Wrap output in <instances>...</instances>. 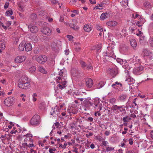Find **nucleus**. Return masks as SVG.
Returning <instances> with one entry per match:
<instances>
[{
    "mask_svg": "<svg viewBox=\"0 0 153 153\" xmlns=\"http://www.w3.org/2000/svg\"><path fill=\"white\" fill-rule=\"evenodd\" d=\"M41 32L44 34L49 36L51 34L52 30L48 27H44L41 30Z\"/></svg>",
    "mask_w": 153,
    "mask_h": 153,
    "instance_id": "nucleus-9",
    "label": "nucleus"
},
{
    "mask_svg": "<svg viewBox=\"0 0 153 153\" xmlns=\"http://www.w3.org/2000/svg\"><path fill=\"white\" fill-rule=\"evenodd\" d=\"M93 81L91 79H88L86 81V85L87 87L90 88L93 85Z\"/></svg>",
    "mask_w": 153,
    "mask_h": 153,
    "instance_id": "nucleus-18",
    "label": "nucleus"
},
{
    "mask_svg": "<svg viewBox=\"0 0 153 153\" xmlns=\"http://www.w3.org/2000/svg\"><path fill=\"white\" fill-rule=\"evenodd\" d=\"M47 60V57L46 56H41L36 58V61L39 63L43 64Z\"/></svg>",
    "mask_w": 153,
    "mask_h": 153,
    "instance_id": "nucleus-10",
    "label": "nucleus"
},
{
    "mask_svg": "<svg viewBox=\"0 0 153 153\" xmlns=\"http://www.w3.org/2000/svg\"><path fill=\"white\" fill-rule=\"evenodd\" d=\"M144 69L143 67L142 66L134 68L133 70V72L136 75H139L141 74Z\"/></svg>",
    "mask_w": 153,
    "mask_h": 153,
    "instance_id": "nucleus-7",
    "label": "nucleus"
},
{
    "mask_svg": "<svg viewBox=\"0 0 153 153\" xmlns=\"http://www.w3.org/2000/svg\"><path fill=\"white\" fill-rule=\"evenodd\" d=\"M119 107V106H118L116 105H113L112 108L114 110H117L118 109Z\"/></svg>",
    "mask_w": 153,
    "mask_h": 153,
    "instance_id": "nucleus-56",
    "label": "nucleus"
},
{
    "mask_svg": "<svg viewBox=\"0 0 153 153\" xmlns=\"http://www.w3.org/2000/svg\"><path fill=\"white\" fill-rule=\"evenodd\" d=\"M108 144L109 143L107 141H103L102 142V144L103 146H105V147L108 145Z\"/></svg>",
    "mask_w": 153,
    "mask_h": 153,
    "instance_id": "nucleus-47",
    "label": "nucleus"
},
{
    "mask_svg": "<svg viewBox=\"0 0 153 153\" xmlns=\"http://www.w3.org/2000/svg\"><path fill=\"white\" fill-rule=\"evenodd\" d=\"M105 85V82L103 81H101L97 85V88L100 89L103 87Z\"/></svg>",
    "mask_w": 153,
    "mask_h": 153,
    "instance_id": "nucleus-34",
    "label": "nucleus"
},
{
    "mask_svg": "<svg viewBox=\"0 0 153 153\" xmlns=\"http://www.w3.org/2000/svg\"><path fill=\"white\" fill-rule=\"evenodd\" d=\"M149 44L150 46L153 47V38H151L149 39Z\"/></svg>",
    "mask_w": 153,
    "mask_h": 153,
    "instance_id": "nucleus-51",
    "label": "nucleus"
},
{
    "mask_svg": "<svg viewBox=\"0 0 153 153\" xmlns=\"http://www.w3.org/2000/svg\"><path fill=\"white\" fill-rule=\"evenodd\" d=\"M69 51L68 49H66L64 51L65 54L66 55H68L69 54Z\"/></svg>",
    "mask_w": 153,
    "mask_h": 153,
    "instance_id": "nucleus-63",
    "label": "nucleus"
},
{
    "mask_svg": "<svg viewBox=\"0 0 153 153\" xmlns=\"http://www.w3.org/2000/svg\"><path fill=\"white\" fill-rule=\"evenodd\" d=\"M124 73V75L126 77L125 80L127 82L128 84L130 85L134 84L135 82V80L129 76V71L127 70H125Z\"/></svg>",
    "mask_w": 153,
    "mask_h": 153,
    "instance_id": "nucleus-4",
    "label": "nucleus"
},
{
    "mask_svg": "<svg viewBox=\"0 0 153 153\" xmlns=\"http://www.w3.org/2000/svg\"><path fill=\"white\" fill-rule=\"evenodd\" d=\"M137 152L136 150L135 149H134L128 151L127 153H137Z\"/></svg>",
    "mask_w": 153,
    "mask_h": 153,
    "instance_id": "nucleus-58",
    "label": "nucleus"
},
{
    "mask_svg": "<svg viewBox=\"0 0 153 153\" xmlns=\"http://www.w3.org/2000/svg\"><path fill=\"white\" fill-rule=\"evenodd\" d=\"M143 53L144 55L146 56H151L152 55L151 52L147 49H143Z\"/></svg>",
    "mask_w": 153,
    "mask_h": 153,
    "instance_id": "nucleus-19",
    "label": "nucleus"
},
{
    "mask_svg": "<svg viewBox=\"0 0 153 153\" xmlns=\"http://www.w3.org/2000/svg\"><path fill=\"white\" fill-rule=\"evenodd\" d=\"M83 102L85 105L86 107L93 105V104L91 103V102L89 101L88 99H85Z\"/></svg>",
    "mask_w": 153,
    "mask_h": 153,
    "instance_id": "nucleus-25",
    "label": "nucleus"
},
{
    "mask_svg": "<svg viewBox=\"0 0 153 153\" xmlns=\"http://www.w3.org/2000/svg\"><path fill=\"white\" fill-rule=\"evenodd\" d=\"M28 28L30 29V32L33 33H36L38 30L37 27L35 26H32L30 25L28 26Z\"/></svg>",
    "mask_w": 153,
    "mask_h": 153,
    "instance_id": "nucleus-17",
    "label": "nucleus"
},
{
    "mask_svg": "<svg viewBox=\"0 0 153 153\" xmlns=\"http://www.w3.org/2000/svg\"><path fill=\"white\" fill-rule=\"evenodd\" d=\"M93 135V134L92 133L89 132L88 134H86V136L87 138L89 137H90L91 136Z\"/></svg>",
    "mask_w": 153,
    "mask_h": 153,
    "instance_id": "nucleus-62",
    "label": "nucleus"
},
{
    "mask_svg": "<svg viewBox=\"0 0 153 153\" xmlns=\"http://www.w3.org/2000/svg\"><path fill=\"white\" fill-rule=\"evenodd\" d=\"M51 47L52 49L54 51L57 50L59 49V47L57 45L56 43L55 42H53L51 43Z\"/></svg>",
    "mask_w": 153,
    "mask_h": 153,
    "instance_id": "nucleus-20",
    "label": "nucleus"
},
{
    "mask_svg": "<svg viewBox=\"0 0 153 153\" xmlns=\"http://www.w3.org/2000/svg\"><path fill=\"white\" fill-rule=\"evenodd\" d=\"M25 136L26 138L24 139V141L25 142H27L28 140L30 141V142L33 143V140L32 139L33 137V135L32 134L30 133H27L24 136Z\"/></svg>",
    "mask_w": 153,
    "mask_h": 153,
    "instance_id": "nucleus-12",
    "label": "nucleus"
},
{
    "mask_svg": "<svg viewBox=\"0 0 153 153\" xmlns=\"http://www.w3.org/2000/svg\"><path fill=\"white\" fill-rule=\"evenodd\" d=\"M127 98V95L126 94H123L120 96L119 98V100L121 101H124Z\"/></svg>",
    "mask_w": 153,
    "mask_h": 153,
    "instance_id": "nucleus-37",
    "label": "nucleus"
},
{
    "mask_svg": "<svg viewBox=\"0 0 153 153\" xmlns=\"http://www.w3.org/2000/svg\"><path fill=\"white\" fill-rule=\"evenodd\" d=\"M77 1L76 0H72L71 1L70 3L71 4H75L76 2Z\"/></svg>",
    "mask_w": 153,
    "mask_h": 153,
    "instance_id": "nucleus-60",
    "label": "nucleus"
},
{
    "mask_svg": "<svg viewBox=\"0 0 153 153\" xmlns=\"http://www.w3.org/2000/svg\"><path fill=\"white\" fill-rule=\"evenodd\" d=\"M69 26L71 28H73L74 30H79V27L73 23H71L69 24Z\"/></svg>",
    "mask_w": 153,
    "mask_h": 153,
    "instance_id": "nucleus-24",
    "label": "nucleus"
},
{
    "mask_svg": "<svg viewBox=\"0 0 153 153\" xmlns=\"http://www.w3.org/2000/svg\"><path fill=\"white\" fill-rule=\"evenodd\" d=\"M14 102V98L10 97L5 99L4 101V105L7 106L11 105Z\"/></svg>",
    "mask_w": 153,
    "mask_h": 153,
    "instance_id": "nucleus-5",
    "label": "nucleus"
},
{
    "mask_svg": "<svg viewBox=\"0 0 153 153\" xmlns=\"http://www.w3.org/2000/svg\"><path fill=\"white\" fill-rule=\"evenodd\" d=\"M16 128L15 127H13V130L10 132V133L11 134H16V132H17V131L16 130H15Z\"/></svg>",
    "mask_w": 153,
    "mask_h": 153,
    "instance_id": "nucleus-50",
    "label": "nucleus"
},
{
    "mask_svg": "<svg viewBox=\"0 0 153 153\" xmlns=\"http://www.w3.org/2000/svg\"><path fill=\"white\" fill-rule=\"evenodd\" d=\"M5 48V42L3 40L0 41V49L4 50Z\"/></svg>",
    "mask_w": 153,
    "mask_h": 153,
    "instance_id": "nucleus-27",
    "label": "nucleus"
},
{
    "mask_svg": "<svg viewBox=\"0 0 153 153\" xmlns=\"http://www.w3.org/2000/svg\"><path fill=\"white\" fill-rule=\"evenodd\" d=\"M31 81L26 76H23L20 79L18 87L23 89H27L30 87Z\"/></svg>",
    "mask_w": 153,
    "mask_h": 153,
    "instance_id": "nucleus-2",
    "label": "nucleus"
},
{
    "mask_svg": "<svg viewBox=\"0 0 153 153\" xmlns=\"http://www.w3.org/2000/svg\"><path fill=\"white\" fill-rule=\"evenodd\" d=\"M8 6H9L8 2H6L5 4V5L4 6V8L5 9H7L8 7Z\"/></svg>",
    "mask_w": 153,
    "mask_h": 153,
    "instance_id": "nucleus-64",
    "label": "nucleus"
},
{
    "mask_svg": "<svg viewBox=\"0 0 153 153\" xmlns=\"http://www.w3.org/2000/svg\"><path fill=\"white\" fill-rule=\"evenodd\" d=\"M132 62L134 64L139 63L140 61V59L138 58L137 56H134L132 58Z\"/></svg>",
    "mask_w": 153,
    "mask_h": 153,
    "instance_id": "nucleus-23",
    "label": "nucleus"
},
{
    "mask_svg": "<svg viewBox=\"0 0 153 153\" xmlns=\"http://www.w3.org/2000/svg\"><path fill=\"white\" fill-rule=\"evenodd\" d=\"M33 101L34 102L36 101L37 100L36 97L37 95L36 94L34 93L33 95Z\"/></svg>",
    "mask_w": 153,
    "mask_h": 153,
    "instance_id": "nucleus-45",
    "label": "nucleus"
},
{
    "mask_svg": "<svg viewBox=\"0 0 153 153\" xmlns=\"http://www.w3.org/2000/svg\"><path fill=\"white\" fill-rule=\"evenodd\" d=\"M36 70V68L34 66H32L29 69V71L30 72L34 73Z\"/></svg>",
    "mask_w": 153,
    "mask_h": 153,
    "instance_id": "nucleus-36",
    "label": "nucleus"
},
{
    "mask_svg": "<svg viewBox=\"0 0 153 153\" xmlns=\"http://www.w3.org/2000/svg\"><path fill=\"white\" fill-rule=\"evenodd\" d=\"M115 147H113L111 146L108 145L106 147V151L107 152H110L114 150V149Z\"/></svg>",
    "mask_w": 153,
    "mask_h": 153,
    "instance_id": "nucleus-29",
    "label": "nucleus"
},
{
    "mask_svg": "<svg viewBox=\"0 0 153 153\" xmlns=\"http://www.w3.org/2000/svg\"><path fill=\"white\" fill-rule=\"evenodd\" d=\"M71 74L73 76H76L78 73V71L75 68H73L71 71Z\"/></svg>",
    "mask_w": 153,
    "mask_h": 153,
    "instance_id": "nucleus-28",
    "label": "nucleus"
},
{
    "mask_svg": "<svg viewBox=\"0 0 153 153\" xmlns=\"http://www.w3.org/2000/svg\"><path fill=\"white\" fill-rule=\"evenodd\" d=\"M117 22L114 21H111L107 22L106 24L108 26L112 27H115L117 25Z\"/></svg>",
    "mask_w": 153,
    "mask_h": 153,
    "instance_id": "nucleus-16",
    "label": "nucleus"
},
{
    "mask_svg": "<svg viewBox=\"0 0 153 153\" xmlns=\"http://www.w3.org/2000/svg\"><path fill=\"white\" fill-rule=\"evenodd\" d=\"M96 139L99 141H101L104 140V139L100 136H97L96 137Z\"/></svg>",
    "mask_w": 153,
    "mask_h": 153,
    "instance_id": "nucleus-49",
    "label": "nucleus"
},
{
    "mask_svg": "<svg viewBox=\"0 0 153 153\" xmlns=\"http://www.w3.org/2000/svg\"><path fill=\"white\" fill-rule=\"evenodd\" d=\"M75 143L74 140L73 139H72L71 140V141L69 142H68V143L69 146H71L72 144H74Z\"/></svg>",
    "mask_w": 153,
    "mask_h": 153,
    "instance_id": "nucleus-53",
    "label": "nucleus"
},
{
    "mask_svg": "<svg viewBox=\"0 0 153 153\" xmlns=\"http://www.w3.org/2000/svg\"><path fill=\"white\" fill-rule=\"evenodd\" d=\"M31 17L32 19H35L37 17V15L36 14H32L31 15Z\"/></svg>",
    "mask_w": 153,
    "mask_h": 153,
    "instance_id": "nucleus-59",
    "label": "nucleus"
},
{
    "mask_svg": "<svg viewBox=\"0 0 153 153\" xmlns=\"http://www.w3.org/2000/svg\"><path fill=\"white\" fill-rule=\"evenodd\" d=\"M116 60L118 63H120V64H123V62H125L124 63H125L126 62V61H124L123 59L120 58H117Z\"/></svg>",
    "mask_w": 153,
    "mask_h": 153,
    "instance_id": "nucleus-43",
    "label": "nucleus"
},
{
    "mask_svg": "<svg viewBox=\"0 0 153 153\" xmlns=\"http://www.w3.org/2000/svg\"><path fill=\"white\" fill-rule=\"evenodd\" d=\"M109 72L113 77L114 76L118 73V70L117 68L110 69Z\"/></svg>",
    "mask_w": 153,
    "mask_h": 153,
    "instance_id": "nucleus-15",
    "label": "nucleus"
},
{
    "mask_svg": "<svg viewBox=\"0 0 153 153\" xmlns=\"http://www.w3.org/2000/svg\"><path fill=\"white\" fill-rule=\"evenodd\" d=\"M13 12L12 10H10L6 11L5 13V15L7 16H9L12 15Z\"/></svg>",
    "mask_w": 153,
    "mask_h": 153,
    "instance_id": "nucleus-40",
    "label": "nucleus"
},
{
    "mask_svg": "<svg viewBox=\"0 0 153 153\" xmlns=\"http://www.w3.org/2000/svg\"><path fill=\"white\" fill-rule=\"evenodd\" d=\"M100 101L98 99H95L94 101V104L95 105L94 108H96L98 106L99 109V111L101 110L102 107V105L99 104Z\"/></svg>",
    "mask_w": 153,
    "mask_h": 153,
    "instance_id": "nucleus-13",
    "label": "nucleus"
},
{
    "mask_svg": "<svg viewBox=\"0 0 153 153\" xmlns=\"http://www.w3.org/2000/svg\"><path fill=\"white\" fill-rule=\"evenodd\" d=\"M56 150L55 148L53 147V148H50L49 149V151L50 153H54V152Z\"/></svg>",
    "mask_w": 153,
    "mask_h": 153,
    "instance_id": "nucleus-48",
    "label": "nucleus"
},
{
    "mask_svg": "<svg viewBox=\"0 0 153 153\" xmlns=\"http://www.w3.org/2000/svg\"><path fill=\"white\" fill-rule=\"evenodd\" d=\"M128 37L129 39L130 42L132 47L134 49H136L137 46V43L136 40L132 36H130Z\"/></svg>",
    "mask_w": 153,
    "mask_h": 153,
    "instance_id": "nucleus-6",
    "label": "nucleus"
},
{
    "mask_svg": "<svg viewBox=\"0 0 153 153\" xmlns=\"http://www.w3.org/2000/svg\"><path fill=\"white\" fill-rule=\"evenodd\" d=\"M32 48L31 44L30 43L27 44L25 46V49L26 51H29L32 50Z\"/></svg>",
    "mask_w": 153,
    "mask_h": 153,
    "instance_id": "nucleus-22",
    "label": "nucleus"
},
{
    "mask_svg": "<svg viewBox=\"0 0 153 153\" xmlns=\"http://www.w3.org/2000/svg\"><path fill=\"white\" fill-rule=\"evenodd\" d=\"M125 106L124 105L119 106L118 110H119L120 112L123 111L125 110Z\"/></svg>",
    "mask_w": 153,
    "mask_h": 153,
    "instance_id": "nucleus-42",
    "label": "nucleus"
},
{
    "mask_svg": "<svg viewBox=\"0 0 153 153\" xmlns=\"http://www.w3.org/2000/svg\"><path fill=\"white\" fill-rule=\"evenodd\" d=\"M67 37L68 39L69 40H72L74 38V37L72 36L69 35H67Z\"/></svg>",
    "mask_w": 153,
    "mask_h": 153,
    "instance_id": "nucleus-55",
    "label": "nucleus"
},
{
    "mask_svg": "<svg viewBox=\"0 0 153 153\" xmlns=\"http://www.w3.org/2000/svg\"><path fill=\"white\" fill-rule=\"evenodd\" d=\"M39 15L41 17H44L45 16L46 12L43 10H41L39 13Z\"/></svg>",
    "mask_w": 153,
    "mask_h": 153,
    "instance_id": "nucleus-41",
    "label": "nucleus"
},
{
    "mask_svg": "<svg viewBox=\"0 0 153 153\" xmlns=\"http://www.w3.org/2000/svg\"><path fill=\"white\" fill-rule=\"evenodd\" d=\"M143 7L145 9L149 10L152 8V6L150 2H146L143 4Z\"/></svg>",
    "mask_w": 153,
    "mask_h": 153,
    "instance_id": "nucleus-14",
    "label": "nucleus"
},
{
    "mask_svg": "<svg viewBox=\"0 0 153 153\" xmlns=\"http://www.w3.org/2000/svg\"><path fill=\"white\" fill-rule=\"evenodd\" d=\"M75 45H76V47L75 48V50L77 52L79 51L80 49V44L79 42H77L75 43Z\"/></svg>",
    "mask_w": 153,
    "mask_h": 153,
    "instance_id": "nucleus-32",
    "label": "nucleus"
},
{
    "mask_svg": "<svg viewBox=\"0 0 153 153\" xmlns=\"http://www.w3.org/2000/svg\"><path fill=\"white\" fill-rule=\"evenodd\" d=\"M39 71L42 73L46 74L47 72L45 69L42 66H39Z\"/></svg>",
    "mask_w": 153,
    "mask_h": 153,
    "instance_id": "nucleus-33",
    "label": "nucleus"
},
{
    "mask_svg": "<svg viewBox=\"0 0 153 153\" xmlns=\"http://www.w3.org/2000/svg\"><path fill=\"white\" fill-rule=\"evenodd\" d=\"M116 101V100L115 98H112L108 100L109 103L111 104H113L115 103Z\"/></svg>",
    "mask_w": 153,
    "mask_h": 153,
    "instance_id": "nucleus-39",
    "label": "nucleus"
},
{
    "mask_svg": "<svg viewBox=\"0 0 153 153\" xmlns=\"http://www.w3.org/2000/svg\"><path fill=\"white\" fill-rule=\"evenodd\" d=\"M136 98H135L133 101L132 102V107H133L134 106H136L137 105L135 103L136 102Z\"/></svg>",
    "mask_w": 153,
    "mask_h": 153,
    "instance_id": "nucleus-57",
    "label": "nucleus"
},
{
    "mask_svg": "<svg viewBox=\"0 0 153 153\" xmlns=\"http://www.w3.org/2000/svg\"><path fill=\"white\" fill-rule=\"evenodd\" d=\"M28 148V145L26 142L22 143L21 147V149H25L26 150H27Z\"/></svg>",
    "mask_w": 153,
    "mask_h": 153,
    "instance_id": "nucleus-35",
    "label": "nucleus"
},
{
    "mask_svg": "<svg viewBox=\"0 0 153 153\" xmlns=\"http://www.w3.org/2000/svg\"><path fill=\"white\" fill-rule=\"evenodd\" d=\"M80 63L82 67L83 68L85 67L86 66V65L85 62L82 61L80 62Z\"/></svg>",
    "mask_w": 153,
    "mask_h": 153,
    "instance_id": "nucleus-54",
    "label": "nucleus"
},
{
    "mask_svg": "<svg viewBox=\"0 0 153 153\" xmlns=\"http://www.w3.org/2000/svg\"><path fill=\"white\" fill-rule=\"evenodd\" d=\"M59 111V110L57 108H52L50 114L51 115L53 116V117H56Z\"/></svg>",
    "mask_w": 153,
    "mask_h": 153,
    "instance_id": "nucleus-11",
    "label": "nucleus"
},
{
    "mask_svg": "<svg viewBox=\"0 0 153 153\" xmlns=\"http://www.w3.org/2000/svg\"><path fill=\"white\" fill-rule=\"evenodd\" d=\"M28 147L30 148L34 146L33 143L30 142L28 145Z\"/></svg>",
    "mask_w": 153,
    "mask_h": 153,
    "instance_id": "nucleus-61",
    "label": "nucleus"
},
{
    "mask_svg": "<svg viewBox=\"0 0 153 153\" xmlns=\"http://www.w3.org/2000/svg\"><path fill=\"white\" fill-rule=\"evenodd\" d=\"M26 59V57L25 56H18L15 57L14 61L16 63H21L24 61Z\"/></svg>",
    "mask_w": 153,
    "mask_h": 153,
    "instance_id": "nucleus-8",
    "label": "nucleus"
},
{
    "mask_svg": "<svg viewBox=\"0 0 153 153\" xmlns=\"http://www.w3.org/2000/svg\"><path fill=\"white\" fill-rule=\"evenodd\" d=\"M139 18V19H140V21H139L140 22V23L141 24L143 25L146 22L145 19L143 18H141H141H140V17Z\"/></svg>",
    "mask_w": 153,
    "mask_h": 153,
    "instance_id": "nucleus-52",
    "label": "nucleus"
},
{
    "mask_svg": "<svg viewBox=\"0 0 153 153\" xmlns=\"http://www.w3.org/2000/svg\"><path fill=\"white\" fill-rule=\"evenodd\" d=\"M84 30L86 32H90L92 30V27L88 25H85L83 27Z\"/></svg>",
    "mask_w": 153,
    "mask_h": 153,
    "instance_id": "nucleus-21",
    "label": "nucleus"
},
{
    "mask_svg": "<svg viewBox=\"0 0 153 153\" xmlns=\"http://www.w3.org/2000/svg\"><path fill=\"white\" fill-rule=\"evenodd\" d=\"M97 29L99 30L100 32H102L103 31V29L99 25H97L96 26Z\"/></svg>",
    "mask_w": 153,
    "mask_h": 153,
    "instance_id": "nucleus-46",
    "label": "nucleus"
},
{
    "mask_svg": "<svg viewBox=\"0 0 153 153\" xmlns=\"http://www.w3.org/2000/svg\"><path fill=\"white\" fill-rule=\"evenodd\" d=\"M131 120V118L128 116L124 117L123 119V121L124 122L126 123L129 120Z\"/></svg>",
    "mask_w": 153,
    "mask_h": 153,
    "instance_id": "nucleus-38",
    "label": "nucleus"
},
{
    "mask_svg": "<svg viewBox=\"0 0 153 153\" xmlns=\"http://www.w3.org/2000/svg\"><path fill=\"white\" fill-rule=\"evenodd\" d=\"M132 17L134 19H136L137 17L141 18V16L140 15L135 13L132 14Z\"/></svg>",
    "mask_w": 153,
    "mask_h": 153,
    "instance_id": "nucleus-44",
    "label": "nucleus"
},
{
    "mask_svg": "<svg viewBox=\"0 0 153 153\" xmlns=\"http://www.w3.org/2000/svg\"><path fill=\"white\" fill-rule=\"evenodd\" d=\"M41 122L40 116L36 114L33 115L29 121L30 124L34 126H38Z\"/></svg>",
    "mask_w": 153,
    "mask_h": 153,
    "instance_id": "nucleus-3",
    "label": "nucleus"
},
{
    "mask_svg": "<svg viewBox=\"0 0 153 153\" xmlns=\"http://www.w3.org/2000/svg\"><path fill=\"white\" fill-rule=\"evenodd\" d=\"M104 7V5L103 4H101L97 5L94 8V9L101 10Z\"/></svg>",
    "mask_w": 153,
    "mask_h": 153,
    "instance_id": "nucleus-31",
    "label": "nucleus"
},
{
    "mask_svg": "<svg viewBox=\"0 0 153 153\" xmlns=\"http://www.w3.org/2000/svg\"><path fill=\"white\" fill-rule=\"evenodd\" d=\"M108 14L106 13H103L100 16V19L102 20H105Z\"/></svg>",
    "mask_w": 153,
    "mask_h": 153,
    "instance_id": "nucleus-30",
    "label": "nucleus"
},
{
    "mask_svg": "<svg viewBox=\"0 0 153 153\" xmlns=\"http://www.w3.org/2000/svg\"><path fill=\"white\" fill-rule=\"evenodd\" d=\"M25 44L24 42H22L19 46V51H22L24 50L25 48Z\"/></svg>",
    "mask_w": 153,
    "mask_h": 153,
    "instance_id": "nucleus-26",
    "label": "nucleus"
},
{
    "mask_svg": "<svg viewBox=\"0 0 153 153\" xmlns=\"http://www.w3.org/2000/svg\"><path fill=\"white\" fill-rule=\"evenodd\" d=\"M59 76L56 77V81L58 83V87L62 90L67 86V73L64 69H62L59 72Z\"/></svg>",
    "mask_w": 153,
    "mask_h": 153,
    "instance_id": "nucleus-1",
    "label": "nucleus"
}]
</instances>
